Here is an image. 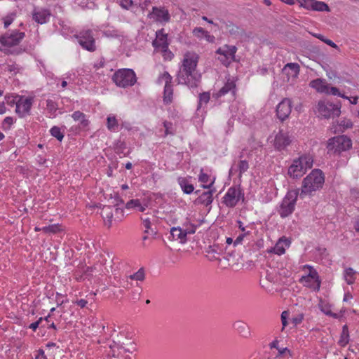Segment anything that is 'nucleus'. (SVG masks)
I'll list each match as a JSON object with an SVG mask.
<instances>
[{
  "label": "nucleus",
  "instance_id": "obj_52",
  "mask_svg": "<svg viewBox=\"0 0 359 359\" xmlns=\"http://www.w3.org/2000/svg\"><path fill=\"white\" fill-rule=\"evenodd\" d=\"M193 33L197 37H201L205 33V30H204L202 27H196L193 30Z\"/></svg>",
  "mask_w": 359,
  "mask_h": 359
},
{
  "label": "nucleus",
  "instance_id": "obj_62",
  "mask_svg": "<svg viewBox=\"0 0 359 359\" xmlns=\"http://www.w3.org/2000/svg\"><path fill=\"white\" fill-rule=\"evenodd\" d=\"M324 43H325L326 44L330 46L332 48H338V46L336 43H334L332 41H331L330 39H326V40L324 41Z\"/></svg>",
  "mask_w": 359,
  "mask_h": 359
},
{
  "label": "nucleus",
  "instance_id": "obj_20",
  "mask_svg": "<svg viewBox=\"0 0 359 359\" xmlns=\"http://www.w3.org/2000/svg\"><path fill=\"white\" fill-rule=\"evenodd\" d=\"M101 216L102 217L105 225L108 228L111 226V221L113 218V208L110 205H104L101 210Z\"/></svg>",
  "mask_w": 359,
  "mask_h": 359
},
{
  "label": "nucleus",
  "instance_id": "obj_2",
  "mask_svg": "<svg viewBox=\"0 0 359 359\" xmlns=\"http://www.w3.org/2000/svg\"><path fill=\"white\" fill-rule=\"evenodd\" d=\"M325 182V176L320 169H314L303 180L300 196L311 194L321 189Z\"/></svg>",
  "mask_w": 359,
  "mask_h": 359
},
{
  "label": "nucleus",
  "instance_id": "obj_38",
  "mask_svg": "<svg viewBox=\"0 0 359 359\" xmlns=\"http://www.w3.org/2000/svg\"><path fill=\"white\" fill-rule=\"evenodd\" d=\"M50 133L52 136L55 137L59 141H62L64 137L63 133L61 132L60 128L57 126H53L50 129Z\"/></svg>",
  "mask_w": 359,
  "mask_h": 359
},
{
  "label": "nucleus",
  "instance_id": "obj_57",
  "mask_svg": "<svg viewBox=\"0 0 359 359\" xmlns=\"http://www.w3.org/2000/svg\"><path fill=\"white\" fill-rule=\"evenodd\" d=\"M322 311H323V313L327 315V316H332L334 318H339V314L337 313H332L330 310L329 309H322Z\"/></svg>",
  "mask_w": 359,
  "mask_h": 359
},
{
  "label": "nucleus",
  "instance_id": "obj_49",
  "mask_svg": "<svg viewBox=\"0 0 359 359\" xmlns=\"http://www.w3.org/2000/svg\"><path fill=\"white\" fill-rule=\"evenodd\" d=\"M161 50L163 53V56L165 60H172V58L173 57V54L172 53L171 51L168 50V48L167 49L162 48L161 49Z\"/></svg>",
  "mask_w": 359,
  "mask_h": 359
},
{
  "label": "nucleus",
  "instance_id": "obj_35",
  "mask_svg": "<svg viewBox=\"0 0 359 359\" xmlns=\"http://www.w3.org/2000/svg\"><path fill=\"white\" fill-rule=\"evenodd\" d=\"M306 266L309 269L310 272L307 276H302V278L300 280L301 282L307 281L310 278L318 280V273L316 272V271L313 270V268L310 266Z\"/></svg>",
  "mask_w": 359,
  "mask_h": 359
},
{
  "label": "nucleus",
  "instance_id": "obj_9",
  "mask_svg": "<svg viewBox=\"0 0 359 359\" xmlns=\"http://www.w3.org/2000/svg\"><path fill=\"white\" fill-rule=\"evenodd\" d=\"M241 198L244 200V193L239 188L233 187L227 190L222 202L226 206L233 208Z\"/></svg>",
  "mask_w": 359,
  "mask_h": 359
},
{
  "label": "nucleus",
  "instance_id": "obj_3",
  "mask_svg": "<svg viewBox=\"0 0 359 359\" xmlns=\"http://www.w3.org/2000/svg\"><path fill=\"white\" fill-rule=\"evenodd\" d=\"M313 165V158L309 155H303L293 160L292 163L288 168L287 174L293 178L301 177Z\"/></svg>",
  "mask_w": 359,
  "mask_h": 359
},
{
  "label": "nucleus",
  "instance_id": "obj_21",
  "mask_svg": "<svg viewBox=\"0 0 359 359\" xmlns=\"http://www.w3.org/2000/svg\"><path fill=\"white\" fill-rule=\"evenodd\" d=\"M233 327L243 337H248L250 335L249 326L241 320H237L233 324Z\"/></svg>",
  "mask_w": 359,
  "mask_h": 359
},
{
  "label": "nucleus",
  "instance_id": "obj_16",
  "mask_svg": "<svg viewBox=\"0 0 359 359\" xmlns=\"http://www.w3.org/2000/svg\"><path fill=\"white\" fill-rule=\"evenodd\" d=\"M291 142V140L287 133L280 131L275 137L274 146L278 150L284 149Z\"/></svg>",
  "mask_w": 359,
  "mask_h": 359
},
{
  "label": "nucleus",
  "instance_id": "obj_47",
  "mask_svg": "<svg viewBox=\"0 0 359 359\" xmlns=\"http://www.w3.org/2000/svg\"><path fill=\"white\" fill-rule=\"evenodd\" d=\"M326 94H331L333 95H337L339 97H344V95L341 94L339 89L337 87H329L327 92H325Z\"/></svg>",
  "mask_w": 359,
  "mask_h": 359
},
{
  "label": "nucleus",
  "instance_id": "obj_12",
  "mask_svg": "<svg viewBox=\"0 0 359 359\" xmlns=\"http://www.w3.org/2000/svg\"><path fill=\"white\" fill-rule=\"evenodd\" d=\"M214 183V180L208 185L203 184L202 187L204 189H209L208 191H204L199 194L198 197L194 201L195 205H203L208 206L210 205L213 201L212 194L215 191V189H211Z\"/></svg>",
  "mask_w": 359,
  "mask_h": 359
},
{
  "label": "nucleus",
  "instance_id": "obj_43",
  "mask_svg": "<svg viewBox=\"0 0 359 359\" xmlns=\"http://www.w3.org/2000/svg\"><path fill=\"white\" fill-rule=\"evenodd\" d=\"M184 232L186 233V236L187 237L188 235L194 234L196 232V226L194 224H187L184 225L183 227H182Z\"/></svg>",
  "mask_w": 359,
  "mask_h": 359
},
{
  "label": "nucleus",
  "instance_id": "obj_18",
  "mask_svg": "<svg viewBox=\"0 0 359 359\" xmlns=\"http://www.w3.org/2000/svg\"><path fill=\"white\" fill-rule=\"evenodd\" d=\"M167 34L163 33V29L156 32V39L153 41V46L156 48H165L168 47Z\"/></svg>",
  "mask_w": 359,
  "mask_h": 359
},
{
  "label": "nucleus",
  "instance_id": "obj_40",
  "mask_svg": "<svg viewBox=\"0 0 359 359\" xmlns=\"http://www.w3.org/2000/svg\"><path fill=\"white\" fill-rule=\"evenodd\" d=\"M301 7L308 10H313L315 0H297Z\"/></svg>",
  "mask_w": 359,
  "mask_h": 359
},
{
  "label": "nucleus",
  "instance_id": "obj_14",
  "mask_svg": "<svg viewBox=\"0 0 359 359\" xmlns=\"http://www.w3.org/2000/svg\"><path fill=\"white\" fill-rule=\"evenodd\" d=\"M148 16L158 22H168L170 20V14L168 10L156 6L152 8V12L150 13Z\"/></svg>",
  "mask_w": 359,
  "mask_h": 359
},
{
  "label": "nucleus",
  "instance_id": "obj_54",
  "mask_svg": "<svg viewBox=\"0 0 359 359\" xmlns=\"http://www.w3.org/2000/svg\"><path fill=\"white\" fill-rule=\"evenodd\" d=\"M172 126V124L170 122H168V121H164L163 122V126L165 128V134L166 135H168V134H172V132L170 131Z\"/></svg>",
  "mask_w": 359,
  "mask_h": 359
},
{
  "label": "nucleus",
  "instance_id": "obj_10",
  "mask_svg": "<svg viewBox=\"0 0 359 359\" xmlns=\"http://www.w3.org/2000/svg\"><path fill=\"white\" fill-rule=\"evenodd\" d=\"M25 36V32L15 30L11 34H5L1 36L0 43L4 46L13 47L18 45Z\"/></svg>",
  "mask_w": 359,
  "mask_h": 359
},
{
  "label": "nucleus",
  "instance_id": "obj_33",
  "mask_svg": "<svg viewBox=\"0 0 359 359\" xmlns=\"http://www.w3.org/2000/svg\"><path fill=\"white\" fill-rule=\"evenodd\" d=\"M236 86L233 81H227L225 85L219 90L218 96H222L235 88Z\"/></svg>",
  "mask_w": 359,
  "mask_h": 359
},
{
  "label": "nucleus",
  "instance_id": "obj_5",
  "mask_svg": "<svg viewBox=\"0 0 359 359\" xmlns=\"http://www.w3.org/2000/svg\"><path fill=\"white\" fill-rule=\"evenodd\" d=\"M113 81L121 88H127L133 86L136 81V75L133 69H121L116 71L113 76Z\"/></svg>",
  "mask_w": 359,
  "mask_h": 359
},
{
  "label": "nucleus",
  "instance_id": "obj_46",
  "mask_svg": "<svg viewBox=\"0 0 359 359\" xmlns=\"http://www.w3.org/2000/svg\"><path fill=\"white\" fill-rule=\"evenodd\" d=\"M140 200L139 199H132L127 202L126 204V209H131V208H137L138 205H140Z\"/></svg>",
  "mask_w": 359,
  "mask_h": 359
},
{
  "label": "nucleus",
  "instance_id": "obj_23",
  "mask_svg": "<svg viewBox=\"0 0 359 359\" xmlns=\"http://www.w3.org/2000/svg\"><path fill=\"white\" fill-rule=\"evenodd\" d=\"M283 71L287 75L297 78L299 74L300 67L297 63H287L284 66Z\"/></svg>",
  "mask_w": 359,
  "mask_h": 359
},
{
  "label": "nucleus",
  "instance_id": "obj_34",
  "mask_svg": "<svg viewBox=\"0 0 359 359\" xmlns=\"http://www.w3.org/2000/svg\"><path fill=\"white\" fill-rule=\"evenodd\" d=\"M128 278L131 280L143 281L145 278V273L144 268H140L136 273L130 275Z\"/></svg>",
  "mask_w": 359,
  "mask_h": 359
},
{
  "label": "nucleus",
  "instance_id": "obj_17",
  "mask_svg": "<svg viewBox=\"0 0 359 359\" xmlns=\"http://www.w3.org/2000/svg\"><path fill=\"white\" fill-rule=\"evenodd\" d=\"M32 105V100L31 98H25L17 102L15 111L20 117H24L29 114Z\"/></svg>",
  "mask_w": 359,
  "mask_h": 359
},
{
  "label": "nucleus",
  "instance_id": "obj_11",
  "mask_svg": "<svg viewBox=\"0 0 359 359\" xmlns=\"http://www.w3.org/2000/svg\"><path fill=\"white\" fill-rule=\"evenodd\" d=\"M236 50V46L225 45L222 48H219L216 53L222 55V57L219 59L224 65L227 66L230 64L231 61L235 60Z\"/></svg>",
  "mask_w": 359,
  "mask_h": 359
},
{
  "label": "nucleus",
  "instance_id": "obj_28",
  "mask_svg": "<svg viewBox=\"0 0 359 359\" xmlns=\"http://www.w3.org/2000/svg\"><path fill=\"white\" fill-rule=\"evenodd\" d=\"M173 89L172 85L165 86L163 92V102L168 104L172 100Z\"/></svg>",
  "mask_w": 359,
  "mask_h": 359
},
{
  "label": "nucleus",
  "instance_id": "obj_37",
  "mask_svg": "<svg viewBox=\"0 0 359 359\" xmlns=\"http://www.w3.org/2000/svg\"><path fill=\"white\" fill-rule=\"evenodd\" d=\"M210 99V94L209 92H203L199 94V102L198 109H199L203 104H206Z\"/></svg>",
  "mask_w": 359,
  "mask_h": 359
},
{
  "label": "nucleus",
  "instance_id": "obj_26",
  "mask_svg": "<svg viewBox=\"0 0 359 359\" xmlns=\"http://www.w3.org/2000/svg\"><path fill=\"white\" fill-rule=\"evenodd\" d=\"M72 117L73 118V119L74 121H79L81 125V126L83 127V128L87 127L88 126V124H89L88 120H87L86 118L85 114H83V112H81L80 111H74L72 114Z\"/></svg>",
  "mask_w": 359,
  "mask_h": 359
},
{
  "label": "nucleus",
  "instance_id": "obj_61",
  "mask_svg": "<svg viewBox=\"0 0 359 359\" xmlns=\"http://www.w3.org/2000/svg\"><path fill=\"white\" fill-rule=\"evenodd\" d=\"M326 72H327V76H328L329 79H332L333 78L337 77L336 72H334L332 69L327 70Z\"/></svg>",
  "mask_w": 359,
  "mask_h": 359
},
{
  "label": "nucleus",
  "instance_id": "obj_7",
  "mask_svg": "<svg viewBox=\"0 0 359 359\" xmlns=\"http://www.w3.org/2000/svg\"><path fill=\"white\" fill-rule=\"evenodd\" d=\"M317 112L325 118L337 117L341 114V104L320 100L317 104Z\"/></svg>",
  "mask_w": 359,
  "mask_h": 359
},
{
  "label": "nucleus",
  "instance_id": "obj_25",
  "mask_svg": "<svg viewBox=\"0 0 359 359\" xmlns=\"http://www.w3.org/2000/svg\"><path fill=\"white\" fill-rule=\"evenodd\" d=\"M177 180L184 194H191L194 192V187L193 184L189 183L187 178L179 177Z\"/></svg>",
  "mask_w": 359,
  "mask_h": 359
},
{
  "label": "nucleus",
  "instance_id": "obj_56",
  "mask_svg": "<svg viewBox=\"0 0 359 359\" xmlns=\"http://www.w3.org/2000/svg\"><path fill=\"white\" fill-rule=\"evenodd\" d=\"M13 21V18L11 16H6L4 18V27L7 28Z\"/></svg>",
  "mask_w": 359,
  "mask_h": 359
},
{
  "label": "nucleus",
  "instance_id": "obj_45",
  "mask_svg": "<svg viewBox=\"0 0 359 359\" xmlns=\"http://www.w3.org/2000/svg\"><path fill=\"white\" fill-rule=\"evenodd\" d=\"M13 118L11 116H7L4 118L2 123V128L4 130H9L11 126L13 123Z\"/></svg>",
  "mask_w": 359,
  "mask_h": 359
},
{
  "label": "nucleus",
  "instance_id": "obj_30",
  "mask_svg": "<svg viewBox=\"0 0 359 359\" xmlns=\"http://www.w3.org/2000/svg\"><path fill=\"white\" fill-rule=\"evenodd\" d=\"M107 127L110 131H116L118 124L114 116H109L107 118Z\"/></svg>",
  "mask_w": 359,
  "mask_h": 359
},
{
  "label": "nucleus",
  "instance_id": "obj_8",
  "mask_svg": "<svg viewBox=\"0 0 359 359\" xmlns=\"http://www.w3.org/2000/svg\"><path fill=\"white\" fill-rule=\"evenodd\" d=\"M81 47L90 52L96 50L95 41L90 29L81 31L78 34L74 36Z\"/></svg>",
  "mask_w": 359,
  "mask_h": 359
},
{
  "label": "nucleus",
  "instance_id": "obj_6",
  "mask_svg": "<svg viewBox=\"0 0 359 359\" xmlns=\"http://www.w3.org/2000/svg\"><path fill=\"white\" fill-rule=\"evenodd\" d=\"M352 142L345 135H339L329 139L327 149L328 153L340 154L351 148Z\"/></svg>",
  "mask_w": 359,
  "mask_h": 359
},
{
  "label": "nucleus",
  "instance_id": "obj_48",
  "mask_svg": "<svg viewBox=\"0 0 359 359\" xmlns=\"http://www.w3.org/2000/svg\"><path fill=\"white\" fill-rule=\"evenodd\" d=\"M339 126L343 127L344 129L351 128L353 126V123L350 119L341 120Z\"/></svg>",
  "mask_w": 359,
  "mask_h": 359
},
{
  "label": "nucleus",
  "instance_id": "obj_32",
  "mask_svg": "<svg viewBox=\"0 0 359 359\" xmlns=\"http://www.w3.org/2000/svg\"><path fill=\"white\" fill-rule=\"evenodd\" d=\"M226 27L229 29L231 35H233L236 37L242 35L243 34V30L240 29L238 26L229 22V24H226Z\"/></svg>",
  "mask_w": 359,
  "mask_h": 359
},
{
  "label": "nucleus",
  "instance_id": "obj_59",
  "mask_svg": "<svg viewBox=\"0 0 359 359\" xmlns=\"http://www.w3.org/2000/svg\"><path fill=\"white\" fill-rule=\"evenodd\" d=\"M87 301L85 299H79L75 302V304L81 308H84L87 304Z\"/></svg>",
  "mask_w": 359,
  "mask_h": 359
},
{
  "label": "nucleus",
  "instance_id": "obj_22",
  "mask_svg": "<svg viewBox=\"0 0 359 359\" xmlns=\"http://www.w3.org/2000/svg\"><path fill=\"white\" fill-rule=\"evenodd\" d=\"M310 87L316 89L318 92L325 93L328 90V86L325 80L321 79H316L311 81L309 83Z\"/></svg>",
  "mask_w": 359,
  "mask_h": 359
},
{
  "label": "nucleus",
  "instance_id": "obj_36",
  "mask_svg": "<svg viewBox=\"0 0 359 359\" xmlns=\"http://www.w3.org/2000/svg\"><path fill=\"white\" fill-rule=\"evenodd\" d=\"M313 11H330V8L329 6L325 2L315 0Z\"/></svg>",
  "mask_w": 359,
  "mask_h": 359
},
{
  "label": "nucleus",
  "instance_id": "obj_51",
  "mask_svg": "<svg viewBox=\"0 0 359 359\" xmlns=\"http://www.w3.org/2000/svg\"><path fill=\"white\" fill-rule=\"evenodd\" d=\"M208 180H209L208 175L206 173H204L203 172V170H201V173L198 177L199 182H201V183H207L208 182Z\"/></svg>",
  "mask_w": 359,
  "mask_h": 359
},
{
  "label": "nucleus",
  "instance_id": "obj_27",
  "mask_svg": "<svg viewBox=\"0 0 359 359\" xmlns=\"http://www.w3.org/2000/svg\"><path fill=\"white\" fill-rule=\"evenodd\" d=\"M355 271L349 267L344 270V276L348 285H352L355 280Z\"/></svg>",
  "mask_w": 359,
  "mask_h": 359
},
{
  "label": "nucleus",
  "instance_id": "obj_58",
  "mask_svg": "<svg viewBox=\"0 0 359 359\" xmlns=\"http://www.w3.org/2000/svg\"><path fill=\"white\" fill-rule=\"evenodd\" d=\"M245 234L239 235L236 240L233 241V246H236L241 244L244 238Z\"/></svg>",
  "mask_w": 359,
  "mask_h": 359
},
{
  "label": "nucleus",
  "instance_id": "obj_39",
  "mask_svg": "<svg viewBox=\"0 0 359 359\" xmlns=\"http://www.w3.org/2000/svg\"><path fill=\"white\" fill-rule=\"evenodd\" d=\"M238 168L239 171L238 177H241L242 175L249 168L248 162L246 160H241L238 164Z\"/></svg>",
  "mask_w": 359,
  "mask_h": 359
},
{
  "label": "nucleus",
  "instance_id": "obj_41",
  "mask_svg": "<svg viewBox=\"0 0 359 359\" xmlns=\"http://www.w3.org/2000/svg\"><path fill=\"white\" fill-rule=\"evenodd\" d=\"M46 108L50 114H53L57 109V104L53 100L48 99L46 100Z\"/></svg>",
  "mask_w": 359,
  "mask_h": 359
},
{
  "label": "nucleus",
  "instance_id": "obj_50",
  "mask_svg": "<svg viewBox=\"0 0 359 359\" xmlns=\"http://www.w3.org/2000/svg\"><path fill=\"white\" fill-rule=\"evenodd\" d=\"M133 5L132 0H120V6L126 9H128Z\"/></svg>",
  "mask_w": 359,
  "mask_h": 359
},
{
  "label": "nucleus",
  "instance_id": "obj_29",
  "mask_svg": "<svg viewBox=\"0 0 359 359\" xmlns=\"http://www.w3.org/2000/svg\"><path fill=\"white\" fill-rule=\"evenodd\" d=\"M348 330L346 325H344L342 327V332L341 334L340 339L339 340L338 344L341 346H345L348 343Z\"/></svg>",
  "mask_w": 359,
  "mask_h": 359
},
{
  "label": "nucleus",
  "instance_id": "obj_63",
  "mask_svg": "<svg viewBox=\"0 0 359 359\" xmlns=\"http://www.w3.org/2000/svg\"><path fill=\"white\" fill-rule=\"evenodd\" d=\"M270 348H276L277 350L279 348L278 347V341L275 339L269 344Z\"/></svg>",
  "mask_w": 359,
  "mask_h": 359
},
{
  "label": "nucleus",
  "instance_id": "obj_15",
  "mask_svg": "<svg viewBox=\"0 0 359 359\" xmlns=\"http://www.w3.org/2000/svg\"><path fill=\"white\" fill-rule=\"evenodd\" d=\"M50 15V11L44 8H35L32 12V19L41 25L46 23L49 20Z\"/></svg>",
  "mask_w": 359,
  "mask_h": 359
},
{
  "label": "nucleus",
  "instance_id": "obj_13",
  "mask_svg": "<svg viewBox=\"0 0 359 359\" xmlns=\"http://www.w3.org/2000/svg\"><path fill=\"white\" fill-rule=\"evenodd\" d=\"M292 111V101L288 98H284L276 107L278 118L283 121L287 119Z\"/></svg>",
  "mask_w": 359,
  "mask_h": 359
},
{
  "label": "nucleus",
  "instance_id": "obj_60",
  "mask_svg": "<svg viewBox=\"0 0 359 359\" xmlns=\"http://www.w3.org/2000/svg\"><path fill=\"white\" fill-rule=\"evenodd\" d=\"M203 36L209 42H213L215 40V36L212 35H210L207 31H205V33L204 34Z\"/></svg>",
  "mask_w": 359,
  "mask_h": 359
},
{
  "label": "nucleus",
  "instance_id": "obj_24",
  "mask_svg": "<svg viewBox=\"0 0 359 359\" xmlns=\"http://www.w3.org/2000/svg\"><path fill=\"white\" fill-rule=\"evenodd\" d=\"M290 243L288 240L280 238L269 252L281 255L285 252V246H289Z\"/></svg>",
  "mask_w": 359,
  "mask_h": 359
},
{
  "label": "nucleus",
  "instance_id": "obj_42",
  "mask_svg": "<svg viewBox=\"0 0 359 359\" xmlns=\"http://www.w3.org/2000/svg\"><path fill=\"white\" fill-rule=\"evenodd\" d=\"M42 231L45 233H55L60 231V227L57 224H52L43 226Z\"/></svg>",
  "mask_w": 359,
  "mask_h": 359
},
{
  "label": "nucleus",
  "instance_id": "obj_44",
  "mask_svg": "<svg viewBox=\"0 0 359 359\" xmlns=\"http://www.w3.org/2000/svg\"><path fill=\"white\" fill-rule=\"evenodd\" d=\"M142 221V224L144 226V227L145 228V230H144V233H149V230H151V231L152 233H156L153 229H151V221L149 218H143L142 217L141 218Z\"/></svg>",
  "mask_w": 359,
  "mask_h": 359
},
{
  "label": "nucleus",
  "instance_id": "obj_55",
  "mask_svg": "<svg viewBox=\"0 0 359 359\" xmlns=\"http://www.w3.org/2000/svg\"><path fill=\"white\" fill-rule=\"evenodd\" d=\"M288 316V313L287 311H283L281 314V321L283 324V329L287 325V317Z\"/></svg>",
  "mask_w": 359,
  "mask_h": 359
},
{
  "label": "nucleus",
  "instance_id": "obj_19",
  "mask_svg": "<svg viewBox=\"0 0 359 359\" xmlns=\"http://www.w3.org/2000/svg\"><path fill=\"white\" fill-rule=\"evenodd\" d=\"M170 237L172 238V240L177 241L182 244L185 243L187 241L186 233L184 232L182 228L180 226L171 228Z\"/></svg>",
  "mask_w": 359,
  "mask_h": 359
},
{
  "label": "nucleus",
  "instance_id": "obj_64",
  "mask_svg": "<svg viewBox=\"0 0 359 359\" xmlns=\"http://www.w3.org/2000/svg\"><path fill=\"white\" fill-rule=\"evenodd\" d=\"M36 359H46L43 351H40V353L36 356Z\"/></svg>",
  "mask_w": 359,
  "mask_h": 359
},
{
  "label": "nucleus",
  "instance_id": "obj_53",
  "mask_svg": "<svg viewBox=\"0 0 359 359\" xmlns=\"http://www.w3.org/2000/svg\"><path fill=\"white\" fill-rule=\"evenodd\" d=\"M43 320V318H39V320L34 323H32L29 325V327L32 329L33 331H35L39 326L41 322Z\"/></svg>",
  "mask_w": 359,
  "mask_h": 359
},
{
  "label": "nucleus",
  "instance_id": "obj_4",
  "mask_svg": "<svg viewBox=\"0 0 359 359\" xmlns=\"http://www.w3.org/2000/svg\"><path fill=\"white\" fill-rule=\"evenodd\" d=\"M298 194L297 189L287 191L278 209V212L282 218L290 216L294 211Z\"/></svg>",
  "mask_w": 359,
  "mask_h": 359
},
{
  "label": "nucleus",
  "instance_id": "obj_1",
  "mask_svg": "<svg viewBox=\"0 0 359 359\" xmlns=\"http://www.w3.org/2000/svg\"><path fill=\"white\" fill-rule=\"evenodd\" d=\"M199 56L194 52H187L184 55L182 65L177 72L176 81L178 84L189 88H196L201 82V74L197 70Z\"/></svg>",
  "mask_w": 359,
  "mask_h": 359
},
{
  "label": "nucleus",
  "instance_id": "obj_31",
  "mask_svg": "<svg viewBox=\"0 0 359 359\" xmlns=\"http://www.w3.org/2000/svg\"><path fill=\"white\" fill-rule=\"evenodd\" d=\"M172 80V77L170 74L168 72H165L158 76L157 83L162 84L163 82H165V86H168L171 85Z\"/></svg>",
  "mask_w": 359,
  "mask_h": 359
}]
</instances>
